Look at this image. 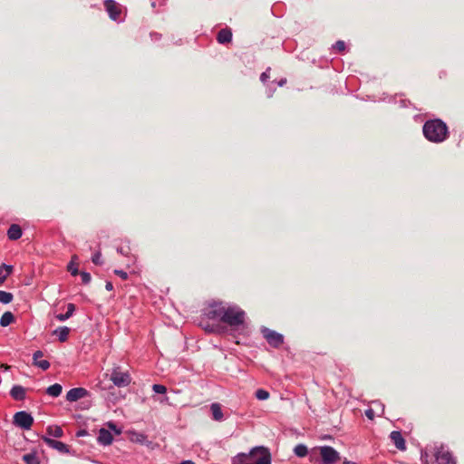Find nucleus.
<instances>
[{"instance_id": "obj_1", "label": "nucleus", "mask_w": 464, "mask_h": 464, "mask_svg": "<svg viewBox=\"0 0 464 464\" xmlns=\"http://www.w3.org/2000/svg\"><path fill=\"white\" fill-rule=\"evenodd\" d=\"M212 320L218 319L236 330H244L246 313L237 305L225 306L222 304H214L207 314Z\"/></svg>"}, {"instance_id": "obj_2", "label": "nucleus", "mask_w": 464, "mask_h": 464, "mask_svg": "<svg viewBox=\"0 0 464 464\" xmlns=\"http://www.w3.org/2000/svg\"><path fill=\"white\" fill-rule=\"evenodd\" d=\"M424 137L434 143L444 141L448 138V127L440 119L427 121L422 128Z\"/></svg>"}, {"instance_id": "obj_3", "label": "nucleus", "mask_w": 464, "mask_h": 464, "mask_svg": "<svg viewBox=\"0 0 464 464\" xmlns=\"http://www.w3.org/2000/svg\"><path fill=\"white\" fill-rule=\"evenodd\" d=\"M433 457L435 458V461L430 463V456L428 451L422 450L420 454V460L422 464H456L454 458L451 453L444 447L439 446L435 447L433 451Z\"/></svg>"}, {"instance_id": "obj_4", "label": "nucleus", "mask_w": 464, "mask_h": 464, "mask_svg": "<svg viewBox=\"0 0 464 464\" xmlns=\"http://www.w3.org/2000/svg\"><path fill=\"white\" fill-rule=\"evenodd\" d=\"M321 459L318 464H334L340 460V453L331 446H320L310 451V459L313 460L317 455Z\"/></svg>"}, {"instance_id": "obj_5", "label": "nucleus", "mask_w": 464, "mask_h": 464, "mask_svg": "<svg viewBox=\"0 0 464 464\" xmlns=\"http://www.w3.org/2000/svg\"><path fill=\"white\" fill-rule=\"evenodd\" d=\"M253 464H271V454L265 447H256L250 451Z\"/></svg>"}, {"instance_id": "obj_6", "label": "nucleus", "mask_w": 464, "mask_h": 464, "mask_svg": "<svg viewBox=\"0 0 464 464\" xmlns=\"http://www.w3.org/2000/svg\"><path fill=\"white\" fill-rule=\"evenodd\" d=\"M13 423L23 430H30L34 423V418L27 411H21L14 415Z\"/></svg>"}, {"instance_id": "obj_7", "label": "nucleus", "mask_w": 464, "mask_h": 464, "mask_svg": "<svg viewBox=\"0 0 464 464\" xmlns=\"http://www.w3.org/2000/svg\"><path fill=\"white\" fill-rule=\"evenodd\" d=\"M110 380L117 387H126L131 382V377L127 372H121L119 368L112 370Z\"/></svg>"}, {"instance_id": "obj_8", "label": "nucleus", "mask_w": 464, "mask_h": 464, "mask_svg": "<svg viewBox=\"0 0 464 464\" xmlns=\"http://www.w3.org/2000/svg\"><path fill=\"white\" fill-rule=\"evenodd\" d=\"M261 333L267 343L273 347L277 348L284 343V336L276 331L262 327Z\"/></svg>"}, {"instance_id": "obj_9", "label": "nucleus", "mask_w": 464, "mask_h": 464, "mask_svg": "<svg viewBox=\"0 0 464 464\" xmlns=\"http://www.w3.org/2000/svg\"><path fill=\"white\" fill-rule=\"evenodd\" d=\"M104 7L110 18L113 21H118L121 14V5L114 0H105Z\"/></svg>"}, {"instance_id": "obj_10", "label": "nucleus", "mask_w": 464, "mask_h": 464, "mask_svg": "<svg viewBox=\"0 0 464 464\" xmlns=\"http://www.w3.org/2000/svg\"><path fill=\"white\" fill-rule=\"evenodd\" d=\"M88 395V391L84 388H72L68 391L66 394V400L70 402L77 401L80 399H82Z\"/></svg>"}, {"instance_id": "obj_11", "label": "nucleus", "mask_w": 464, "mask_h": 464, "mask_svg": "<svg viewBox=\"0 0 464 464\" xmlns=\"http://www.w3.org/2000/svg\"><path fill=\"white\" fill-rule=\"evenodd\" d=\"M43 356L44 353L42 351L38 350L34 352L33 354V363L43 371H46L50 368V362L47 360L40 359Z\"/></svg>"}, {"instance_id": "obj_12", "label": "nucleus", "mask_w": 464, "mask_h": 464, "mask_svg": "<svg viewBox=\"0 0 464 464\" xmlns=\"http://www.w3.org/2000/svg\"><path fill=\"white\" fill-rule=\"evenodd\" d=\"M390 438L398 450H406L405 440L403 439L401 431H398V430L392 431L390 434Z\"/></svg>"}, {"instance_id": "obj_13", "label": "nucleus", "mask_w": 464, "mask_h": 464, "mask_svg": "<svg viewBox=\"0 0 464 464\" xmlns=\"http://www.w3.org/2000/svg\"><path fill=\"white\" fill-rule=\"evenodd\" d=\"M44 442L51 448L57 450L60 452H68L69 449L68 446L59 440H55L50 438H44Z\"/></svg>"}, {"instance_id": "obj_14", "label": "nucleus", "mask_w": 464, "mask_h": 464, "mask_svg": "<svg viewBox=\"0 0 464 464\" xmlns=\"http://www.w3.org/2000/svg\"><path fill=\"white\" fill-rule=\"evenodd\" d=\"M97 440L101 445L107 446V445L111 444L113 437L109 430H107L105 429H101L99 430V435H98Z\"/></svg>"}, {"instance_id": "obj_15", "label": "nucleus", "mask_w": 464, "mask_h": 464, "mask_svg": "<svg viewBox=\"0 0 464 464\" xmlns=\"http://www.w3.org/2000/svg\"><path fill=\"white\" fill-rule=\"evenodd\" d=\"M210 411L212 413V419L216 421L224 420V414L222 411L221 405L218 402H214L210 405Z\"/></svg>"}, {"instance_id": "obj_16", "label": "nucleus", "mask_w": 464, "mask_h": 464, "mask_svg": "<svg viewBox=\"0 0 464 464\" xmlns=\"http://www.w3.org/2000/svg\"><path fill=\"white\" fill-rule=\"evenodd\" d=\"M23 235L22 228L17 224H13L7 230V237L10 240H17Z\"/></svg>"}, {"instance_id": "obj_17", "label": "nucleus", "mask_w": 464, "mask_h": 464, "mask_svg": "<svg viewBox=\"0 0 464 464\" xmlns=\"http://www.w3.org/2000/svg\"><path fill=\"white\" fill-rule=\"evenodd\" d=\"M10 395L15 401H23L25 398V389L21 385H14L10 391Z\"/></svg>"}, {"instance_id": "obj_18", "label": "nucleus", "mask_w": 464, "mask_h": 464, "mask_svg": "<svg viewBox=\"0 0 464 464\" xmlns=\"http://www.w3.org/2000/svg\"><path fill=\"white\" fill-rule=\"evenodd\" d=\"M217 40L219 44H227L232 40V32L228 28L221 29L217 36Z\"/></svg>"}, {"instance_id": "obj_19", "label": "nucleus", "mask_w": 464, "mask_h": 464, "mask_svg": "<svg viewBox=\"0 0 464 464\" xmlns=\"http://www.w3.org/2000/svg\"><path fill=\"white\" fill-rule=\"evenodd\" d=\"M70 329L67 326H61L54 330L53 334L57 335L60 342H65L68 338Z\"/></svg>"}, {"instance_id": "obj_20", "label": "nucleus", "mask_w": 464, "mask_h": 464, "mask_svg": "<svg viewBox=\"0 0 464 464\" xmlns=\"http://www.w3.org/2000/svg\"><path fill=\"white\" fill-rule=\"evenodd\" d=\"M74 311H75V305L73 304L70 303L67 304L66 314H56L55 317L58 321L64 322L73 314Z\"/></svg>"}, {"instance_id": "obj_21", "label": "nucleus", "mask_w": 464, "mask_h": 464, "mask_svg": "<svg viewBox=\"0 0 464 464\" xmlns=\"http://www.w3.org/2000/svg\"><path fill=\"white\" fill-rule=\"evenodd\" d=\"M14 316L11 312H5L0 318V325L3 327H6L9 324H11L14 322Z\"/></svg>"}, {"instance_id": "obj_22", "label": "nucleus", "mask_w": 464, "mask_h": 464, "mask_svg": "<svg viewBox=\"0 0 464 464\" xmlns=\"http://www.w3.org/2000/svg\"><path fill=\"white\" fill-rule=\"evenodd\" d=\"M63 391V387L59 383H54L49 386L46 390V393L52 397H58Z\"/></svg>"}, {"instance_id": "obj_23", "label": "nucleus", "mask_w": 464, "mask_h": 464, "mask_svg": "<svg viewBox=\"0 0 464 464\" xmlns=\"http://www.w3.org/2000/svg\"><path fill=\"white\" fill-rule=\"evenodd\" d=\"M13 266L8 265L0 266V283H4L6 277L12 273Z\"/></svg>"}, {"instance_id": "obj_24", "label": "nucleus", "mask_w": 464, "mask_h": 464, "mask_svg": "<svg viewBox=\"0 0 464 464\" xmlns=\"http://www.w3.org/2000/svg\"><path fill=\"white\" fill-rule=\"evenodd\" d=\"M25 464H40L39 458L35 452H30L23 456Z\"/></svg>"}, {"instance_id": "obj_25", "label": "nucleus", "mask_w": 464, "mask_h": 464, "mask_svg": "<svg viewBox=\"0 0 464 464\" xmlns=\"http://www.w3.org/2000/svg\"><path fill=\"white\" fill-rule=\"evenodd\" d=\"M294 453L299 458H304L309 453V451L304 444H297L294 448Z\"/></svg>"}, {"instance_id": "obj_26", "label": "nucleus", "mask_w": 464, "mask_h": 464, "mask_svg": "<svg viewBox=\"0 0 464 464\" xmlns=\"http://www.w3.org/2000/svg\"><path fill=\"white\" fill-rule=\"evenodd\" d=\"M47 432L50 436L54 438H61L63 434L62 428L56 425L48 427Z\"/></svg>"}, {"instance_id": "obj_27", "label": "nucleus", "mask_w": 464, "mask_h": 464, "mask_svg": "<svg viewBox=\"0 0 464 464\" xmlns=\"http://www.w3.org/2000/svg\"><path fill=\"white\" fill-rule=\"evenodd\" d=\"M76 260H77V256H73L72 257L71 262L67 266V269H68V271H70L72 276H77L79 274V270H78L77 265L75 263Z\"/></svg>"}, {"instance_id": "obj_28", "label": "nucleus", "mask_w": 464, "mask_h": 464, "mask_svg": "<svg viewBox=\"0 0 464 464\" xmlns=\"http://www.w3.org/2000/svg\"><path fill=\"white\" fill-rule=\"evenodd\" d=\"M13 297L11 293L0 290V303L7 304L13 301Z\"/></svg>"}, {"instance_id": "obj_29", "label": "nucleus", "mask_w": 464, "mask_h": 464, "mask_svg": "<svg viewBox=\"0 0 464 464\" xmlns=\"http://www.w3.org/2000/svg\"><path fill=\"white\" fill-rule=\"evenodd\" d=\"M256 397L259 401H265V400H267L269 398V392L267 391H266V390L258 389L256 392Z\"/></svg>"}, {"instance_id": "obj_30", "label": "nucleus", "mask_w": 464, "mask_h": 464, "mask_svg": "<svg viewBox=\"0 0 464 464\" xmlns=\"http://www.w3.org/2000/svg\"><path fill=\"white\" fill-rule=\"evenodd\" d=\"M92 262L94 265H99V266L103 264V261L102 259V253H101V251H97L96 253L93 254V256H92Z\"/></svg>"}, {"instance_id": "obj_31", "label": "nucleus", "mask_w": 464, "mask_h": 464, "mask_svg": "<svg viewBox=\"0 0 464 464\" xmlns=\"http://www.w3.org/2000/svg\"><path fill=\"white\" fill-rule=\"evenodd\" d=\"M152 391L155 393L164 394L167 392V388L164 385H162V384H153L152 385Z\"/></svg>"}, {"instance_id": "obj_32", "label": "nucleus", "mask_w": 464, "mask_h": 464, "mask_svg": "<svg viewBox=\"0 0 464 464\" xmlns=\"http://www.w3.org/2000/svg\"><path fill=\"white\" fill-rule=\"evenodd\" d=\"M80 276L83 284L87 285L91 282L92 277L90 273L82 271Z\"/></svg>"}, {"instance_id": "obj_33", "label": "nucleus", "mask_w": 464, "mask_h": 464, "mask_svg": "<svg viewBox=\"0 0 464 464\" xmlns=\"http://www.w3.org/2000/svg\"><path fill=\"white\" fill-rule=\"evenodd\" d=\"M334 48L338 52H343L345 49V43L342 40H339L334 44Z\"/></svg>"}, {"instance_id": "obj_34", "label": "nucleus", "mask_w": 464, "mask_h": 464, "mask_svg": "<svg viewBox=\"0 0 464 464\" xmlns=\"http://www.w3.org/2000/svg\"><path fill=\"white\" fill-rule=\"evenodd\" d=\"M114 274L119 276L121 279L126 280L128 278V274L121 269H115Z\"/></svg>"}, {"instance_id": "obj_35", "label": "nucleus", "mask_w": 464, "mask_h": 464, "mask_svg": "<svg viewBox=\"0 0 464 464\" xmlns=\"http://www.w3.org/2000/svg\"><path fill=\"white\" fill-rule=\"evenodd\" d=\"M117 252L123 256H128L130 254L129 246H121L117 248Z\"/></svg>"}, {"instance_id": "obj_36", "label": "nucleus", "mask_w": 464, "mask_h": 464, "mask_svg": "<svg viewBox=\"0 0 464 464\" xmlns=\"http://www.w3.org/2000/svg\"><path fill=\"white\" fill-rule=\"evenodd\" d=\"M269 72H270V68H267L266 72H264L261 76H260V80L262 82H266L267 81V79L269 78Z\"/></svg>"}, {"instance_id": "obj_37", "label": "nucleus", "mask_w": 464, "mask_h": 464, "mask_svg": "<svg viewBox=\"0 0 464 464\" xmlns=\"http://www.w3.org/2000/svg\"><path fill=\"white\" fill-rule=\"evenodd\" d=\"M365 415L368 419L370 420H373L374 419V416H375V413H374V411L372 409H367L365 411Z\"/></svg>"}, {"instance_id": "obj_38", "label": "nucleus", "mask_w": 464, "mask_h": 464, "mask_svg": "<svg viewBox=\"0 0 464 464\" xmlns=\"http://www.w3.org/2000/svg\"><path fill=\"white\" fill-rule=\"evenodd\" d=\"M87 434H88L87 430H80L77 431L76 436L77 437H83V436H86Z\"/></svg>"}, {"instance_id": "obj_39", "label": "nucleus", "mask_w": 464, "mask_h": 464, "mask_svg": "<svg viewBox=\"0 0 464 464\" xmlns=\"http://www.w3.org/2000/svg\"><path fill=\"white\" fill-rule=\"evenodd\" d=\"M105 288L106 290L108 291H111L113 289V285L111 282L110 281H107L106 284H105Z\"/></svg>"}, {"instance_id": "obj_40", "label": "nucleus", "mask_w": 464, "mask_h": 464, "mask_svg": "<svg viewBox=\"0 0 464 464\" xmlns=\"http://www.w3.org/2000/svg\"><path fill=\"white\" fill-rule=\"evenodd\" d=\"M285 82H286V79H285V78H284V79H281V80L278 82V83H277V84H278V86H283V85H285Z\"/></svg>"}, {"instance_id": "obj_41", "label": "nucleus", "mask_w": 464, "mask_h": 464, "mask_svg": "<svg viewBox=\"0 0 464 464\" xmlns=\"http://www.w3.org/2000/svg\"><path fill=\"white\" fill-rule=\"evenodd\" d=\"M179 464H195L192 460H183Z\"/></svg>"}, {"instance_id": "obj_42", "label": "nucleus", "mask_w": 464, "mask_h": 464, "mask_svg": "<svg viewBox=\"0 0 464 464\" xmlns=\"http://www.w3.org/2000/svg\"><path fill=\"white\" fill-rule=\"evenodd\" d=\"M108 426H109L111 429H112V430H116V426H115V424H114V423H112V422H109V423H108Z\"/></svg>"}, {"instance_id": "obj_43", "label": "nucleus", "mask_w": 464, "mask_h": 464, "mask_svg": "<svg viewBox=\"0 0 464 464\" xmlns=\"http://www.w3.org/2000/svg\"><path fill=\"white\" fill-rule=\"evenodd\" d=\"M343 464H357L356 462L345 459Z\"/></svg>"}, {"instance_id": "obj_44", "label": "nucleus", "mask_w": 464, "mask_h": 464, "mask_svg": "<svg viewBox=\"0 0 464 464\" xmlns=\"http://www.w3.org/2000/svg\"><path fill=\"white\" fill-rule=\"evenodd\" d=\"M377 403L379 404V402H377ZM380 405L382 406V411L383 412V411H384L383 405H382L381 403H380Z\"/></svg>"}]
</instances>
